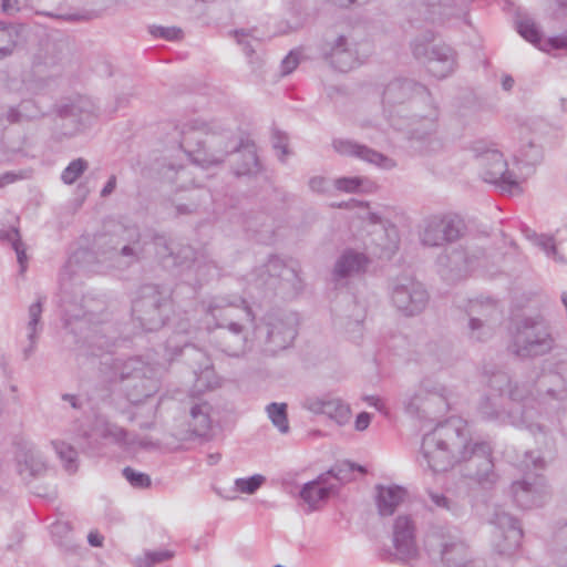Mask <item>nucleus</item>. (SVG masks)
I'll return each instance as SVG.
<instances>
[{"label": "nucleus", "instance_id": "43", "mask_svg": "<svg viewBox=\"0 0 567 567\" xmlns=\"http://www.w3.org/2000/svg\"><path fill=\"white\" fill-rule=\"evenodd\" d=\"M266 411L272 424L281 432L289 431V423L287 417V404L272 402L267 405Z\"/></svg>", "mask_w": 567, "mask_h": 567}, {"label": "nucleus", "instance_id": "44", "mask_svg": "<svg viewBox=\"0 0 567 567\" xmlns=\"http://www.w3.org/2000/svg\"><path fill=\"white\" fill-rule=\"evenodd\" d=\"M52 445L60 460L63 462L64 468L70 473H74L78 468V452L65 442L54 441L52 442Z\"/></svg>", "mask_w": 567, "mask_h": 567}, {"label": "nucleus", "instance_id": "62", "mask_svg": "<svg viewBox=\"0 0 567 567\" xmlns=\"http://www.w3.org/2000/svg\"><path fill=\"white\" fill-rule=\"evenodd\" d=\"M309 187L313 192L324 193L328 189V181L322 176L311 177L309 181Z\"/></svg>", "mask_w": 567, "mask_h": 567}, {"label": "nucleus", "instance_id": "5", "mask_svg": "<svg viewBox=\"0 0 567 567\" xmlns=\"http://www.w3.org/2000/svg\"><path fill=\"white\" fill-rule=\"evenodd\" d=\"M423 546L429 557L439 559L442 567H466L472 560L466 542L445 525H429L424 533Z\"/></svg>", "mask_w": 567, "mask_h": 567}, {"label": "nucleus", "instance_id": "52", "mask_svg": "<svg viewBox=\"0 0 567 567\" xmlns=\"http://www.w3.org/2000/svg\"><path fill=\"white\" fill-rule=\"evenodd\" d=\"M367 182L362 177H340L334 181V186L340 192L355 193Z\"/></svg>", "mask_w": 567, "mask_h": 567}, {"label": "nucleus", "instance_id": "10", "mask_svg": "<svg viewBox=\"0 0 567 567\" xmlns=\"http://www.w3.org/2000/svg\"><path fill=\"white\" fill-rule=\"evenodd\" d=\"M207 327L216 329L233 322H254L255 315L247 301L237 295H217L202 301Z\"/></svg>", "mask_w": 567, "mask_h": 567}, {"label": "nucleus", "instance_id": "35", "mask_svg": "<svg viewBox=\"0 0 567 567\" xmlns=\"http://www.w3.org/2000/svg\"><path fill=\"white\" fill-rule=\"evenodd\" d=\"M152 364L145 362L141 357H132L126 360L116 359L113 364V369L120 380L126 382V384L140 375L144 371H148Z\"/></svg>", "mask_w": 567, "mask_h": 567}, {"label": "nucleus", "instance_id": "42", "mask_svg": "<svg viewBox=\"0 0 567 567\" xmlns=\"http://www.w3.org/2000/svg\"><path fill=\"white\" fill-rule=\"evenodd\" d=\"M0 238L11 241L12 248L17 254V259L20 265V274H23L27 270L28 257L25 254L24 244L20 239L19 230L17 228H12L11 230L2 231L0 234Z\"/></svg>", "mask_w": 567, "mask_h": 567}, {"label": "nucleus", "instance_id": "54", "mask_svg": "<svg viewBox=\"0 0 567 567\" xmlns=\"http://www.w3.org/2000/svg\"><path fill=\"white\" fill-rule=\"evenodd\" d=\"M533 238L535 245L538 246L548 257L556 259L557 249L553 237L534 234Z\"/></svg>", "mask_w": 567, "mask_h": 567}, {"label": "nucleus", "instance_id": "36", "mask_svg": "<svg viewBox=\"0 0 567 567\" xmlns=\"http://www.w3.org/2000/svg\"><path fill=\"white\" fill-rule=\"evenodd\" d=\"M92 299L81 297L80 300H63L62 307L65 317V324H70L72 320L87 319L92 321V309L89 303H92Z\"/></svg>", "mask_w": 567, "mask_h": 567}, {"label": "nucleus", "instance_id": "19", "mask_svg": "<svg viewBox=\"0 0 567 567\" xmlns=\"http://www.w3.org/2000/svg\"><path fill=\"white\" fill-rule=\"evenodd\" d=\"M464 223L457 217H433L427 220L421 235L423 245L437 247L461 238Z\"/></svg>", "mask_w": 567, "mask_h": 567}, {"label": "nucleus", "instance_id": "9", "mask_svg": "<svg viewBox=\"0 0 567 567\" xmlns=\"http://www.w3.org/2000/svg\"><path fill=\"white\" fill-rule=\"evenodd\" d=\"M525 472L520 481L513 482L511 493L514 502L524 509L542 506L548 498L549 492L544 477L537 473H529L530 466L535 470L544 467V462L532 452H525V457L518 464Z\"/></svg>", "mask_w": 567, "mask_h": 567}, {"label": "nucleus", "instance_id": "33", "mask_svg": "<svg viewBox=\"0 0 567 567\" xmlns=\"http://www.w3.org/2000/svg\"><path fill=\"white\" fill-rule=\"evenodd\" d=\"M338 486H319L312 482L302 485L299 496L308 505L309 511H316L321 503L329 499L331 494L337 493Z\"/></svg>", "mask_w": 567, "mask_h": 567}, {"label": "nucleus", "instance_id": "48", "mask_svg": "<svg viewBox=\"0 0 567 567\" xmlns=\"http://www.w3.org/2000/svg\"><path fill=\"white\" fill-rule=\"evenodd\" d=\"M518 33L530 43L537 45L542 41V33L530 18H522L517 21Z\"/></svg>", "mask_w": 567, "mask_h": 567}, {"label": "nucleus", "instance_id": "47", "mask_svg": "<svg viewBox=\"0 0 567 567\" xmlns=\"http://www.w3.org/2000/svg\"><path fill=\"white\" fill-rule=\"evenodd\" d=\"M517 159L526 165H536L543 159V150L539 145L528 142L519 148Z\"/></svg>", "mask_w": 567, "mask_h": 567}, {"label": "nucleus", "instance_id": "20", "mask_svg": "<svg viewBox=\"0 0 567 567\" xmlns=\"http://www.w3.org/2000/svg\"><path fill=\"white\" fill-rule=\"evenodd\" d=\"M445 388L437 385L433 389L421 386L404 403L405 410L411 415L427 417L432 414L443 412L446 409L447 401Z\"/></svg>", "mask_w": 567, "mask_h": 567}, {"label": "nucleus", "instance_id": "56", "mask_svg": "<svg viewBox=\"0 0 567 567\" xmlns=\"http://www.w3.org/2000/svg\"><path fill=\"white\" fill-rule=\"evenodd\" d=\"M151 32L154 37H159V38H163V39L169 40V41L181 39L182 33H183L179 28H175V27H169V28L154 27L151 30Z\"/></svg>", "mask_w": 567, "mask_h": 567}, {"label": "nucleus", "instance_id": "7", "mask_svg": "<svg viewBox=\"0 0 567 567\" xmlns=\"http://www.w3.org/2000/svg\"><path fill=\"white\" fill-rule=\"evenodd\" d=\"M171 291L157 285H145L133 301L132 315L146 331L162 328L171 312Z\"/></svg>", "mask_w": 567, "mask_h": 567}, {"label": "nucleus", "instance_id": "1", "mask_svg": "<svg viewBox=\"0 0 567 567\" xmlns=\"http://www.w3.org/2000/svg\"><path fill=\"white\" fill-rule=\"evenodd\" d=\"M421 454L426 466L435 473L460 464L462 477L483 489H492L498 482L491 444L474 441L467 423L460 417H451L426 432Z\"/></svg>", "mask_w": 567, "mask_h": 567}, {"label": "nucleus", "instance_id": "18", "mask_svg": "<svg viewBox=\"0 0 567 567\" xmlns=\"http://www.w3.org/2000/svg\"><path fill=\"white\" fill-rule=\"evenodd\" d=\"M297 316L293 313H270L266 318L267 338L265 351L276 354L288 348L297 336Z\"/></svg>", "mask_w": 567, "mask_h": 567}, {"label": "nucleus", "instance_id": "31", "mask_svg": "<svg viewBox=\"0 0 567 567\" xmlns=\"http://www.w3.org/2000/svg\"><path fill=\"white\" fill-rule=\"evenodd\" d=\"M62 72V65L55 58H45L43 61L38 58L33 64L34 90H42L50 81H53Z\"/></svg>", "mask_w": 567, "mask_h": 567}, {"label": "nucleus", "instance_id": "58", "mask_svg": "<svg viewBox=\"0 0 567 567\" xmlns=\"http://www.w3.org/2000/svg\"><path fill=\"white\" fill-rule=\"evenodd\" d=\"M7 120L10 123H18L21 121H30V120H34V114L22 113L20 106L18 105L17 107H10V110L8 111V114H7Z\"/></svg>", "mask_w": 567, "mask_h": 567}, {"label": "nucleus", "instance_id": "12", "mask_svg": "<svg viewBox=\"0 0 567 567\" xmlns=\"http://www.w3.org/2000/svg\"><path fill=\"white\" fill-rule=\"evenodd\" d=\"M122 238L102 236L97 243L100 261H109L112 267L126 268L138 261L144 255L141 235L137 229L126 230Z\"/></svg>", "mask_w": 567, "mask_h": 567}, {"label": "nucleus", "instance_id": "30", "mask_svg": "<svg viewBox=\"0 0 567 567\" xmlns=\"http://www.w3.org/2000/svg\"><path fill=\"white\" fill-rule=\"evenodd\" d=\"M210 406L206 402L196 403L190 408L188 430L181 434V439L186 440L190 435L204 436L210 430Z\"/></svg>", "mask_w": 567, "mask_h": 567}, {"label": "nucleus", "instance_id": "29", "mask_svg": "<svg viewBox=\"0 0 567 567\" xmlns=\"http://www.w3.org/2000/svg\"><path fill=\"white\" fill-rule=\"evenodd\" d=\"M375 491V503L381 516L392 515L406 496V491L396 485H377Z\"/></svg>", "mask_w": 567, "mask_h": 567}, {"label": "nucleus", "instance_id": "24", "mask_svg": "<svg viewBox=\"0 0 567 567\" xmlns=\"http://www.w3.org/2000/svg\"><path fill=\"white\" fill-rule=\"evenodd\" d=\"M301 406L311 413L324 414L339 425L346 424L350 419L349 405L330 395H307Z\"/></svg>", "mask_w": 567, "mask_h": 567}, {"label": "nucleus", "instance_id": "37", "mask_svg": "<svg viewBox=\"0 0 567 567\" xmlns=\"http://www.w3.org/2000/svg\"><path fill=\"white\" fill-rule=\"evenodd\" d=\"M45 468L47 464L42 455L39 451L32 449L23 454V460L19 461L20 474L28 473L31 477L41 475Z\"/></svg>", "mask_w": 567, "mask_h": 567}, {"label": "nucleus", "instance_id": "32", "mask_svg": "<svg viewBox=\"0 0 567 567\" xmlns=\"http://www.w3.org/2000/svg\"><path fill=\"white\" fill-rule=\"evenodd\" d=\"M423 504L430 512H446L453 516H460L463 507L444 493L434 489H426Z\"/></svg>", "mask_w": 567, "mask_h": 567}, {"label": "nucleus", "instance_id": "17", "mask_svg": "<svg viewBox=\"0 0 567 567\" xmlns=\"http://www.w3.org/2000/svg\"><path fill=\"white\" fill-rule=\"evenodd\" d=\"M494 526L493 546L501 555H512L520 546L523 529L518 520L501 507H496L489 518Z\"/></svg>", "mask_w": 567, "mask_h": 567}, {"label": "nucleus", "instance_id": "34", "mask_svg": "<svg viewBox=\"0 0 567 567\" xmlns=\"http://www.w3.org/2000/svg\"><path fill=\"white\" fill-rule=\"evenodd\" d=\"M539 395L546 394L553 400H563L567 391V382L559 373L544 374L536 383Z\"/></svg>", "mask_w": 567, "mask_h": 567}, {"label": "nucleus", "instance_id": "60", "mask_svg": "<svg viewBox=\"0 0 567 567\" xmlns=\"http://www.w3.org/2000/svg\"><path fill=\"white\" fill-rule=\"evenodd\" d=\"M19 106L22 113L34 114V118H38L44 114V112L38 107V105L32 100L22 101Z\"/></svg>", "mask_w": 567, "mask_h": 567}, {"label": "nucleus", "instance_id": "28", "mask_svg": "<svg viewBox=\"0 0 567 567\" xmlns=\"http://www.w3.org/2000/svg\"><path fill=\"white\" fill-rule=\"evenodd\" d=\"M370 264L369 258L353 249L344 250L337 259L332 277L336 282L363 274Z\"/></svg>", "mask_w": 567, "mask_h": 567}, {"label": "nucleus", "instance_id": "51", "mask_svg": "<svg viewBox=\"0 0 567 567\" xmlns=\"http://www.w3.org/2000/svg\"><path fill=\"white\" fill-rule=\"evenodd\" d=\"M123 476L135 488H147L151 486V477L142 472H137L131 467L123 470Z\"/></svg>", "mask_w": 567, "mask_h": 567}, {"label": "nucleus", "instance_id": "40", "mask_svg": "<svg viewBox=\"0 0 567 567\" xmlns=\"http://www.w3.org/2000/svg\"><path fill=\"white\" fill-rule=\"evenodd\" d=\"M19 37L18 28L11 23L0 22V55L7 56L13 52Z\"/></svg>", "mask_w": 567, "mask_h": 567}, {"label": "nucleus", "instance_id": "25", "mask_svg": "<svg viewBox=\"0 0 567 567\" xmlns=\"http://www.w3.org/2000/svg\"><path fill=\"white\" fill-rule=\"evenodd\" d=\"M140 375L132 379L126 385L127 399L133 403H141L143 400L153 396L158 392L161 386V378L163 369L158 365L152 364Z\"/></svg>", "mask_w": 567, "mask_h": 567}, {"label": "nucleus", "instance_id": "50", "mask_svg": "<svg viewBox=\"0 0 567 567\" xmlns=\"http://www.w3.org/2000/svg\"><path fill=\"white\" fill-rule=\"evenodd\" d=\"M45 298L40 297L37 302L32 303L29 307L28 316L29 321L27 324L28 332L38 333L42 330V324L40 322L41 315L43 311V301Z\"/></svg>", "mask_w": 567, "mask_h": 567}, {"label": "nucleus", "instance_id": "61", "mask_svg": "<svg viewBox=\"0 0 567 567\" xmlns=\"http://www.w3.org/2000/svg\"><path fill=\"white\" fill-rule=\"evenodd\" d=\"M131 437L135 439V445L131 449L141 447L144 450H156L159 447V442L153 441L148 437L140 439L137 435L131 434Z\"/></svg>", "mask_w": 567, "mask_h": 567}, {"label": "nucleus", "instance_id": "46", "mask_svg": "<svg viewBox=\"0 0 567 567\" xmlns=\"http://www.w3.org/2000/svg\"><path fill=\"white\" fill-rule=\"evenodd\" d=\"M89 163L84 158L73 159L62 172L61 179L66 185H72L87 169Z\"/></svg>", "mask_w": 567, "mask_h": 567}, {"label": "nucleus", "instance_id": "26", "mask_svg": "<svg viewBox=\"0 0 567 567\" xmlns=\"http://www.w3.org/2000/svg\"><path fill=\"white\" fill-rule=\"evenodd\" d=\"M152 245L158 261L165 268H183L186 260L194 257V249L190 246H177L163 235L154 236Z\"/></svg>", "mask_w": 567, "mask_h": 567}, {"label": "nucleus", "instance_id": "13", "mask_svg": "<svg viewBox=\"0 0 567 567\" xmlns=\"http://www.w3.org/2000/svg\"><path fill=\"white\" fill-rule=\"evenodd\" d=\"M433 34L416 38L412 43V52L415 59L422 61L436 79L451 75L456 66L454 50L446 44H432Z\"/></svg>", "mask_w": 567, "mask_h": 567}, {"label": "nucleus", "instance_id": "21", "mask_svg": "<svg viewBox=\"0 0 567 567\" xmlns=\"http://www.w3.org/2000/svg\"><path fill=\"white\" fill-rule=\"evenodd\" d=\"M497 313V303L492 299L471 301L467 310L470 338L475 341L489 339L493 334L489 321Z\"/></svg>", "mask_w": 567, "mask_h": 567}, {"label": "nucleus", "instance_id": "41", "mask_svg": "<svg viewBox=\"0 0 567 567\" xmlns=\"http://www.w3.org/2000/svg\"><path fill=\"white\" fill-rule=\"evenodd\" d=\"M354 471H359L361 473H365L367 470L358 464L351 463L349 461L337 462L330 470L329 473L331 477L339 481L341 484L348 483L353 480Z\"/></svg>", "mask_w": 567, "mask_h": 567}, {"label": "nucleus", "instance_id": "8", "mask_svg": "<svg viewBox=\"0 0 567 567\" xmlns=\"http://www.w3.org/2000/svg\"><path fill=\"white\" fill-rule=\"evenodd\" d=\"M472 152L478 161L484 182L495 185L502 194L514 196L522 193L519 182L515 174L508 169L507 162L498 150L477 142L473 145Z\"/></svg>", "mask_w": 567, "mask_h": 567}, {"label": "nucleus", "instance_id": "3", "mask_svg": "<svg viewBox=\"0 0 567 567\" xmlns=\"http://www.w3.org/2000/svg\"><path fill=\"white\" fill-rule=\"evenodd\" d=\"M181 147L192 162L204 168L221 164L230 153L237 154V162L233 167L236 176H252L260 172V163L252 143L243 140L229 141L223 137L204 135L199 130L184 131Z\"/></svg>", "mask_w": 567, "mask_h": 567}, {"label": "nucleus", "instance_id": "38", "mask_svg": "<svg viewBox=\"0 0 567 567\" xmlns=\"http://www.w3.org/2000/svg\"><path fill=\"white\" fill-rule=\"evenodd\" d=\"M183 268L194 269L196 274V281L199 285L207 282L210 278L217 275L216 265L210 260L196 257L195 251L193 259L186 260Z\"/></svg>", "mask_w": 567, "mask_h": 567}, {"label": "nucleus", "instance_id": "59", "mask_svg": "<svg viewBox=\"0 0 567 567\" xmlns=\"http://www.w3.org/2000/svg\"><path fill=\"white\" fill-rule=\"evenodd\" d=\"M274 148L278 152H280L279 159L281 162L285 161V157L289 154L288 152V143L287 137L280 133H276L274 137Z\"/></svg>", "mask_w": 567, "mask_h": 567}, {"label": "nucleus", "instance_id": "63", "mask_svg": "<svg viewBox=\"0 0 567 567\" xmlns=\"http://www.w3.org/2000/svg\"><path fill=\"white\" fill-rule=\"evenodd\" d=\"M184 175H186V169L184 167H178L176 169L173 165H169L167 171L164 173V176L172 182L181 179Z\"/></svg>", "mask_w": 567, "mask_h": 567}, {"label": "nucleus", "instance_id": "64", "mask_svg": "<svg viewBox=\"0 0 567 567\" xmlns=\"http://www.w3.org/2000/svg\"><path fill=\"white\" fill-rule=\"evenodd\" d=\"M364 318H365V310H364V308L355 303L354 305V311L350 316V319H351L350 323L359 326L360 323L363 322Z\"/></svg>", "mask_w": 567, "mask_h": 567}, {"label": "nucleus", "instance_id": "49", "mask_svg": "<svg viewBox=\"0 0 567 567\" xmlns=\"http://www.w3.org/2000/svg\"><path fill=\"white\" fill-rule=\"evenodd\" d=\"M265 476L260 474H255L247 478H236L235 480V488L237 492L243 494L251 495L256 493L265 483Z\"/></svg>", "mask_w": 567, "mask_h": 567}, {"label": "nucleus", "instance_id": "15", "mask_svg": "<svg viewBox=\"0 0 567 567\" xmlns=\"http://www.w3.org/2000/svg\"><path fill=\"white\" fill-rule=\"evenodd\" d=\"M416 523L408 514L395 517L392 525V544L394 551L388 553L389 561L410 564L420 557V548L416 542Z\"/></svg>", "mask_w": 567, "mask_h": 567}, {"label": "nucleus", "instance_id": "4", "mask_svg": "<svg viewBox=\"0 0 567 567\" xmlns=\"http://www.w3.org/2000/svg\"><path fill=\"white\" fill-rule=\"evenodd\" d=\"M491 392L484 395L477 406L478 414L488 421L508 422L517 427L532 429L537 414L534 398L525 385H512L505 372L494 373L488 382Z\"/></svg>", "mask_w": 567, "mask_h": 567}, {"label": "nucleus", "instance_id": "11", "mask_svg": "<svg viewBox=\"0 0 567 567\" xmlns=\"http://www.w3.org/2000/svg\"><path fill=\"white\" fill-rule=\"evenodd\" d=\"M389 298L400 315L415 317L425 310L430 295L422 282L412 276L402 275L390 280Z\"/></svg>", "mask_w": 567, "mask_h": 567}, {"label": "nucleus", "instance_id": "45", "mask_svg": "<svg viewBox=\"0 0 567 567\" xmlns=\"http://www.w3.org/2000/svg\"><path fill=\"white\" fill-rule=\"evenodd\" d=\"M255 32V29H239L231 32L236 42L243 48L248 58H252L256 51V45L260 41L259 38L254 34Z\"/></svg>", "mask_w": 567, "mask_h": 567}, {"label": "nucleus", "instance_id": "14", "mask_svg": "<svg viewBox=\"0 0 567 567\" xmlns=\"http://www.w3.org/2000/svg\"><path fill=\"white\" fill-rule=\"evenodd\" d=\"M255 284L258 288L274 293L300 289L301 280L295 268L288 267L280 258L272 256L255 270Z\"/></svg>", "mask_w": 567, "mask_h": 567}, {"label": "nucleus", "instance_id": "27", "mask_svg": "<svg viewBox=\"0 0 567 567\" xmlns=\"http://www.w3.org/2000/svg\"><path fill=\"white\" fill-rule=\"evenodd\" d=\"M358 54L357 44L349 38L340 35L326 52V58L334 69L347 72L357 64Z\"/></svg>", "mask_w": 567, "mask_h": 567}, {"label": "nucleus", "instance_id": "57", "mask_svg": "<svg viewBox=\"0 0 567 567\" xmlns=\"http://www.w3.org/2000/svg\"><path fill=\"white\" fill-rule=\"evenodd\" d=\"M299 64V56H298V53L295 52V51H291L282 61H281V74L282 75H288L290 74L293 70H296V68L298 66Z\"/></svg>", "mask_w": 567, "mask_h": 567}, {"label": "nucleus", "instance_id": "55", "mask_svg": "<svg viewBox=\"0 0 567 567\" xmlns=\"http://www.w3.org/2000/svg\"><path fill=\"white\" fill-rule=\"evenodd\" d=\"M172 557V554L167 550H161V551H148L145 554L144 560H141L138 566L142 565L143 567H153L156 563H162Z\"/></svg>", "mask_w": 567, "mask_h": 567}, {"label": "nucleus", "instance_id": "53", "mask_svg": "<svg viewBox=\"0 0 567 567\" xmlns=\"http://www.w3.org/2000/svg\"><path fill=\"white\" fill-rule=\"evenodd\" d=\"M485 251L481 248L466 250L464 254V262L466 270H475L485 262Z\"/></svg>", "mask_w": 567, "mask_h": 567}, {"label": "nucleus", "instance_id": "16", "mask_svg": "<svg viewBox=\"0 0 567 567\" xmlns=\"http://www.w3.org/2000/svg\"><path fill=\"white\" fill-rule=\"evenodd\" d=\"M167 349H173L175 355H182L193 370L194 392L200 393L219 384L212 359L203 349L190 343H185L182 348L173 347L171 340L167 342Z\"/></svg>", "mask_w": 567, "mask_h": 567}, {"label": "nucleus", "instance_id": "23", "mask_svg": "<svg viewBox=\"0 0 567 567\" xmlns=\"http://www.w3.org/2000/svg\"><path fill=\"white\" fill-rule=\"evenodd\" d=\"M333 150L342 156H351L384 169H391L395 162L384 154L349 138H333Z\"/></svg>", "mask_w": 567, "mask_h": 567}, {"label": "nucleus", "instance_id": "22", "mask_svg": "<svg viewBox=\"0 0 567 567\" xmlns=\"http://www.w3.org/2000/svg\"><path fill=\"white\" fill-rule=\"evenodd\" d=\"M248 322H233L231 326L218 328L210 338V343L229 357H240L248 348Z\"/></svg>", "mask_w": 567, "mask_h": 567}, {"label": "nucleus", "instance_id": "6", "mask_svg": "<svg viewBox=\"0 0 567 567\" xmlns=\"http://www.w3.org/2000/svg\"><path fill=\"white\" fill-rule=\"evenodd\" d=\"M556 347L550 326L540 318H525L517 326L512 351L522 359L550 353Z\"/></svg>", "mask_w": 567, "mask_h": 567}, {"label": "nucleus", "instance_id": "2", "mask_svg": "<svg viewBox=\"0 0 567 567\" xmlns=\"http://www.w3.org/2000/svg\"><path fill=\"white\" fill-rule=\"evenodd\" d=\"M383 113L395 130H408L415 140H423L436 131L437 110L431 103L425 86L396 79L383 92Z\"/></svg>", "mask_w": 567, "mask_h": 567}, {"label": "nucleus", "instance_id": "39", "mask_svg": "<svg viewBox=\"0 0 567 567\" xmlns=\"http://www.w3.org/2000/svg\"><path fill=\"white\" fill-rule=\"evenodd\" d=\"M101 435L125 449H132L136 442L134 437H131V433L114 423H105L101 430Z\"/></svg>", "mask_w": 567, "mask_h": 567}]
</instances>
